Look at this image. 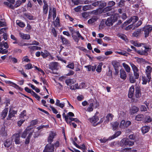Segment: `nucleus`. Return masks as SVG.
I'll use <instances>...</instances> for the list:
<instances>
[{"label":"nucleus","mask_w":152,"mask_h":152,"mask_svg":"<svg viewBox=\"0 0 152 152\" xmlns=\"http://www.w3.org/2000/svg\"><path fill=\"white\" fill-rule=\"evenodd\" d=\"M119 18L117 14H115L112 15L108 18L105 21V24L107 26H110L113 25V23L116 22Z\"/></svg>","instance_id":"f257e3e1"},{"label":"nucleus","mask_w":152,"mask_h":152,"mask_svg":"<svg viewBox=\"0 0 152 152\" xmlns=\"http://www.w3.org/2000/svg\"><path fill=\"white\" fill-rule=\"evenodd\" d=\"M113 117V115L111 114H108L105 117H103L102 118L100 119L99 122H98V124H100L102 122L104 124H106L108 123L110 120H111Z\"/></svg>","instance_id":"f03ea898"},{"label":"nucleus","mask_w":152,"mask_h":152,"mask_svg":"<svg viewBox=\"0 0 152 152\" xmlns=\"http://www.w3.org/2000/svg\"><path fill=\"white\" fill-rule=\"evenodd\" d=\"M20 133L14 134L11 137V139L15 142L16 144H19L20 143Z\"/></svg>","instance_id":"7ed1b4c3"},{"label":"nucleus","mask_w":152,"mask_h":152,"mask_svg":"<svg viewBox=\"0 0 152 152\" xmlns=\"http://www.w3.org/2000/svg\"><path fill=\"white\" fill-rule=\"evenodd\" d=\"M54 149L53 145L49 143L46 146L43 152H53Z\"/></svg>","instance_id":"20e7f679"},{"label":"nucleus","mask_w":152,"mask_h":152,"mask_svg":"<svg viewBox=\"0 0 152 152\" xmlns=\"http://www.w3.org/2000/svg\"><path fill=\"white\" fill-rule=\"evenodd\" d=\"M143 30L145 32V37H147L148 36L149 33L152 31V26L149 25L146 26L144 27Z\"/></svg>","instance_id":"39448f33"},{"label":"nucleus","mask_w":152,"mask_h":152,"mask_svg":"<svg viewBox=\"0 0 152 152\" xmlns=\"http://www.w3.org/2000/svg\"><path fill=\"white\" fill-rule=\"evenodd\" d=\"M99 117L96 116L94 115L91 118L89 119L90 122L94 126H96L98 124V122L96 123L99 120Z\"/></svg>","instance_id":"423d86ee"},{"label":"nucleus","mask_w":152,"mask_h":152,"mask_svg":"<svg viewBox=\"0 0 152 152\" xmlns=\"http://www.w3.org/2000/svg\"><path fill=\"white\" fill-rule=\"evenodd\" d=\"M56 135V134L55 132H50L48 139V142L49 143H51L53 141V139Z\"/></svg>","instance_id":"0eeeda50"},{"label":"nucleus","mask_w":152,"mask_h":152,"mask_svg":"<svg viewBox=\"0 0 152 152\" xmlns=\"http://www.w3.org/2000/svg\"><path fill=\"white\" fill-rule=\"evenodd\" d=\"M41 54L44 58L48 57L49 60H52L53 58V57L51 55L50 53L47 51H44V52H41Z\"/></svg>","instance_id":"6e6552de"},{"label":"nucleus","mask_w":152,"mask_h":152,"mask_svg":"<svg viewBox=\"0 0 152 152\" xmlns=\"http://www.w3.org/2000/svg\"><path fill=\"white\" fill-rule=\"evenodd\" d=\"M121 141L124 143L125 145L126 146H131L133 145L134 142L133 141H130L128 139L126 138L123 139Z\"/></svg>","instance_id":"1a4fd4ad"},{"label":"nucleus","mask_w":152,"mask_h":152,"mask_svg":"<svg viewBox=\"0 0 152 152\" xmlns=\"http://www.w3.org/2000/svg\"><path fill=\"white\" fill-rule=\"evenodd\" d=\"M17 111L13 110H10L9 112L7 118V120H11L12 118L15 116V115L16 114Z\"/></svg>","instance_id":"9d476101"},{"label":"nucleus","mask_w":152,"mask_h":152,"mask_svg":"<svg viewBox=\"0 0 152 152\" xmlns=\"http://www.w3.org/2000/svg\"><path fill=\"white\" fill-rule=\"evenodd\" d=\"M89 103L91 104V105H92L93 107L96 108L99 105V103L98 102L96 99H91L89 100Z\"/></svg>","instance_id":"9b49d317"},{"label":"nucleus","mask_w":152,"mask_h":152,"mask_svg":"<svg viewBox=\"0 0 152 152\" xmlns=\"http://www.w3.org/2000/svg\"><path fill=\"white\" fill-rule=\"evenodd\" d=\"M52 12H53V19H54L56 17V10L54 8H53V10H52V8L50 7V9L49 11V13L48 15V18H50V17H51L52 14Z\"/></svg>","instance_id":"f8f14e48"},{"label":"nucleus","mask_w":152,"mask_h":152,"mask_svg":"<svg viewBox=\"0 0 152 152\" xmlns=\"http://www.w3.org/2000/svg\"><path fill=\"white\" fill-rule=\"evenodd\" d=\"M69 30L71 32L72 34H76L77 35L78 37H80L82 40L84 39L83 37L81 36L78 31H75L73 28L72 27H69Z\"/></svg>","instance_id":"ddd939ff"},{"label":"nucleus","mask_w":152,"mask_h":152,"mask_svg":"<svg viewBox=\"0 0 152 152\" xmlns=\"http://www.w3.org/2000/svg\"><path fill=\"white\" fill-rule=\"evenodd\" d=\"M134 86H132L129 88L128 95L129 98H132L133 97L134 95Z\"/></svg>","instance_id":"4468645a"},{"label":"nucleus","mask_w":152,"mask_h":152,"mask_svg":"<svg viewBox=\"0 0 152 152\" xmlns=\"http://www.w3.org/2000/svg\"><path fill=\"white\" fill-rule=\"evenodd\" d=\"M151 77L150 75H146V76L142 77V83L143 84H146L147 82H149L151 80Z\"/></svg>","instance_id":"2eb2a0df"},{"label":"nucleus","mask_w":152,"mask_h":152,"mask_svg":"<svg viewBox=\"0 0 152 152\" xmlns=\"http://www.w3.org/2000/svg\"><path fill=\"white\" fill-rule=\"evenodd\" d=\"M120 78L124 80H125L126 78V74L125 71L122 68L120 70Z\"/></svg>","instance_id":"dca6fc26"},{"label":"nucleus","mask_w":152,"mask_h":152,"mask_svg":"<svg viewBox=\"0 0 152 152\" xmlns=\"http://www.w3.org/2000/svg\"><path fill=\"white\" fill-rule=\"evenodd\" d=\"M19 36L20 37L23 39H29L30 38V36L29 35L25 34L21 32H19Z\"/></svg>","instance_id":"f3484780"},{"label":"nucleus","mask_w":152,"mask_h":152,"mask_svg":"<svg viewBox=\"0 0 152 152\" xmlns=\"http://www.w3.org/2000/svg\"><path fill=\"white\" fill-rule=\"evenodd\" d=\"M58 64L57 62H54L50 63L49 65V68L52 70L57 69Z\"/></svg>","instance_id":"a211bd4d"},{"label":"nucleus","mask_w":152,"mask_h":152,"mask_svg":"<svg viewBox=\"0 0 152 152\" xmlns=\"http://www.w3.org/2000/svg\"><path fill=\"white\" fill-rule=\"evenodd\" d=\"M43 2L44 4L43 6V12L45 14H46L48 12V5L45 1H43Z\"/></svg>","instance_id":"6ab92c4d"},{"label":"nucleus","mask_w":152,"mask_h":152,"mask_svg":"<svg viewBox=\"0 0 152 152\" xmlns=\"http://www.w3.org/2000/svg\"><path fill=\"white\" fill-rule=\"evenodd\" d=\"M139 109L138 107L135 106H133L132 108L130 109V113L131 115H132L137 113L139 111Z\"/></svg>","instance_id":"aec40b11"},{"label":"nucleus","mask_w":152,"mask_h":152,"mask_svg":"<svg viewBox=\"0 0 152 152\" xmlns=\"http://www.w3.org/2000/svg\"><path fill=\"white\" fill-rule=\"evenodd\" d=\"M30 130L29 127H27L22 133L21 137L22 138H25L26 137L27 134L29 133Z\"/></svg>","instance_id":"412c9836"},{"label":"nucleus","mask_w":152,"mask_h":152,"mask_svg":"<svg viewBox=\"0 0 152 152\" xmlns=\"http://www.w3.org/2000/svg\"><path fill=\"white\" fill-rule=\"evenodd\" d=\"M150 129V127L148 126H144L142 128L141 131L143 134L148 132Z\"/></svg>","instance_id":"4be33fe9"},{"label":"nucleus","mask_w":152,"mask_h":152,"mask_svg":"<svg viewBox=\"0 0 152 152\" xmlns=\"http://www.w3.org/2000/svg\"><path fill=\"white\" fill-rule=\"evenodd\" d=\"M8 108H6L4 109L1 114V118L2 119H4L7 116L8 113Z\"/></svg>","instance_id":"5701e85b"},{"label":"nucleus","mask_w":152,"mask_h":152,"mask_svg":"<svg viewBox=\"0 0 152 152\" xmlns=\"http://www.w3.org/2000/svg\"><path fill=\"white\" fill-rule=\"evenodd\" d=\"M0 135L2 136H6L7 135V133L5 130V127L4 126H2L0 130Z\"/></svg>","instance_id":"b1692460"},{"label":"nucleus","mask_w":152,"mask_h":152,"mask_svg":"<svg viewBox=\"0 0 152 152\" xmlns=\"http://www.w3.org/2000/svg\"><path fill=\"white\" fill-rule=\"evenodd\" d=\"M12 141L10 139H7L4 143V145L5 147H9L12 144Z\"/></svg>","instance_id":"393cba45"},{"label":"nucleus","mask_w":152,"mask_h":152,"mask_svg":"<svg viewBox=\"0 0 152 152\" xmlns=\"http://www.w3.org/2000/svg\"><path fill=\"white\" fill-rule=\"evenodd\" d=\"M65 83L68 86H69L70 87L75 83V82L73 79H69L66 80Z\"/></svg>","instance_id":"a878e982"},{"label":"nucleus","mask_w":152,"mask_h":152,"mask_svg":"<svg viewBox=\"0 0 152 152\" xmlns=\"http://www.w3.org/2000/svg\"><path fill=\"white\" fill-rule=\"evenodd\" d=\"M144 118V115L142 114H139L135 117V119L137 121H141Z\"/></svg>","instance_id":"bb28decb"},{"label":"nucleus","mask_w":152,"mask_h":152,"mask_svg":"<svg viewBox=\"0 0 152 152\" xmlns=\"http://www.w3.org/2000/svg\"><path fill=\"white\" fill-rule=\"evenodd\" d=\"M122 65L126 71L128 72H130L131 71V69L128 65L125 63L122 64Z\"/></svg>","instance_id":"cd10ccee"},{"label":"nucleus","mask_w":152,"mask_h":152,"mask_svg":"<svg viewBox=\"0 0 152 152\" xmlns=\"http://www.w3.org/2000/svg\"><path fill=\"white\" fill-rule=\"evenodd\" d=\"M97 20V18L96 16H93L88 20V23L89 24H92L96 22Z\"/></svg>","instance_id":"c85d7f7f"},{"label":"nucleus","mask_w":152,"mask_h":152,"mask_svg":"<svg viewBox=\"0 0 152 152\" xmlns=\"http://www.w3.org/2000/svg\"><path fill=\"white\" fill-rule=\"evenodd\" d=\"M135 96L137 98H139L141 96L140 88H137L135 90Z\"/></svg>","instance_id":"c756f323"},{"label":"nucleus","mask_w":152,"mask_h":152,"mask_svg":"<svg viewBox=\"0 0 152 152\" xmlns=\"http://www.w3.org/2000/svg\"><path fill=\"white\" fill-rule=\"evenodd\" d=\"M60 39L61 40L62 42L64 44H69V41L64 37L61 36Z\"/></svg>","instance_id":"7c9ffc66"},{"label":"nucleus","mask_w":152,"mask_h":152,"mask_svg":"<svg viewBox=\"0 0 152 152\" xmlns=\"http://www.w3.org/2000/svg\"><path fill=\"white\" fill-rule=\"evenodd\" d=\"M152 68L149 66H147L146 69V75L151 76V72Z\"/></svg>","instance_id":"2f4dec72"},{"label":"nucleus","mask_w":152,"mask_h":152,"mask_svg":"<svg viewBox=\"0 0 152 152\" xmlns=\"http://www.w3.org/2000/svg\"><path fill=\"white\" fill-rule=\"evenodd\" d=\"M23 16L24 18L30 20H32L33 19V16L29 13H25L24 14Z\"/></svg>","instance_id":"473e14b6"},{"label":"nucleus","mask_w":152,"mask_h":152,"mask_svg":"<svg viewBox=\"0 0 152 152\" xmlns=\"http://www.w3.org/2000/svg\"><path fill=\"white\" fill-rule=\"evenodd\" d=\"M72 121H74L76 122H77L79 121L76 118H72L69 117L68 120V123H69L70 125H71Z\"/></svg>","instance_id":"72a5a7b5"},{"label":"nucleus","mask_w":152,"mask_h":152,"mask_svg":"<svg viewBox=\"0 0 152 152\" xmlns=\"http://www.w3.org/2000/svg\"><path fill=\"white\" fill-rule=\"evenodd\" d=\"M136 52L141 55H147L148 54L147 52L143 50H137Z\"/></svg>","instance_id":"f704fd0d"},{"label":"nucleus","mask_w":152,"mask_h":152,"mask_svg":"<svg viewBox=\"0 0 152 152\" xmlns=\"http://www.w3.org/2000/svg\"><path fill=\"white\" fill-rule=\"evenodd\" d=\"M142 45H143V47L145 49V50H144L145 51L148 53V51L151 50V48L149 45H147L145 44L142 43Z\"/></svg>","instance_id":"c9c22d12"},{"label":"nucleus","mask_w":152,"mask_h":152,"mask_svg":"<svg viewBox=\"0 0 152 152\" xmlns=\"http://www.w3.org/2000/svg\"><path fill=\"white\" fill-rule=\"evenodd\" d=\"M130 66H131L133 72H139V69L137 67L133 64L130 63Z\"/></svg>","instance_id":"e433bc0d"},{"label":"nucleus","mask_w":152,"mask_h":152,"mask_svg":"<svg viewBox=\"0 0 152 152\" xmlns=\"http://www.w3.org/2000/svg\"><path fill=\"white\" fill-rule=\"evenodd\" d=\"M72 36L75 41L77 42H78L79 38H81L80 37H78V36L76 34H72Z\"/></svg>","instance_id":"4c0bfd02"},{"label":"nucleus","mask_w":152,"mask_h":152,"mask_svg":"<svg viewBox=\"0 0 152 152\" xmlns=\"http://www.w3.org/2000/svg\"><path fill=\"white\" fill-rule=\"evenodd\" d=\"M32 132H29L27 138L26 139L25 143L26 144H28L29 142V140L30 138L31 137L32 135Z\"/></svg>","instance_id":"58836bf2"},{"label":"nucleus","mask_w":152,"mask_h":152,"mask_svg":"<svg viewBox=\"0 0 152 152\" xmlns=\"http://www.w3.org/2000/svg\"><path fill=\"white\" fill-rule=\"evenodd\" d=\"M16 23L17 25L21 28L24 27L25 26L24 23L18 20L16 21Z\"/></svg>","instance_id":"ea45409f"},{"label":"nucleus","mask_w":152,"mask_h":152,"mask_svg":"<svg viewBox=\"0 0 152 152\" xmlns=\"http://www.w3.org/2000/svg\"><path fill=\"white\" fill-rule=\"evenodd\" d=\"M100 3H99V6L100 8H102L106 6L107 4L104 1H99Z\"/></svg>","instance_id":"a19ab883"},{"label":"nucleus","mask_w":152,"mask_h":152,"mask_svg":"<svg viewBox=\"0 0 152 152\" xmlns=\"http://www.w3.org/2000/svg\"><path fill=\"white\" fill-rule=\"evenodd\" d=\"M118 124V123L117 122H115L113 123L112 124L113 130H115L117 128Z\"/></svg>","instance_id":"79ce46f5"},{"label":"nucleus","mask_w":152,"mask_h":152,"mask_svg":"<svg viewBox=\"0 0 152 152\" xmlns=\"http://www.w3.org/2000/svg\"><path fill=\"white\" fill-rule=\"evenodd\" d=\"M4 4L9 7L11 8L12 9H14V6L12 5V4L9 3V2H4Z\"/></svg>","instance_id":"37998d69"},{"label":"nucleus","mask_w":152,"mask_h":152,"mask_svg":"<svg viewBox=\"0 0 152 152\" xmlns=\"http://www.w3.org/2000/svg\"><path fill=\"white\" fill-rule=\"evenodd\" d=\"M130 18L132 20V22L133 23H135L138 20V18L137 16H134L131 17Z\"/></svg>","instance_id":"c03bdc74"},{"label":"nucleus","mask_w":152,"mask_h":152,"mask_svg":"<svg viewBox=\"0 0 152 152\" xmlns=\"http://www.w3.org/2000/svg\"><path fill=\"white\" fill-rule=\"evenodd\" d=\"M141 31V30H138L135 31L133 34V36L135 37H137L140 34Z\"/></svg>","instance_id":"a18cd8bd"},{"label":"nucleus","mask_w":152,"mask_h":152,"mask_svg":"<svg viewBox=\"0 0 152 152\" xmlns=\"http://www.w3.org/2000/svg\"><path fill=\"white\" fill-rule=\"evenodd\" d=\"M121 132L120 131H118L116 132L115 134H113L112 136L111 137V139H113L116 137H118L119 135H120L121 134Z\"/></svg>","instance_id":"49530a36"},{"label":"nucleus","mask_w":152,"mask_h":152,"mask_svg":"<svg viewBox=\"0 0 152 152\" xmlns=\"http://www.w3.org/2000/svg\"><path fill=\"white\" fill-rule=\"evenodd\" d=\"M66 67L68 68L73 69L74 68V64L73 62L69 63V64L66 66Z\"/></svg>","instance_id":"de8ad7c7"},{"label":"nucleus","mask_w":152,"mask_h":152,"mask_svg":"<svg viewBox=\"0 0 152 152\" xmlns=\"http://www.w3.org/2000/svg\"><path fill=\"white\" fill-rule=\"evenodd\" d=\"M54 25L55 26L58 27L59 26V19L57 17L55 21L54 22Z\"/></svg>","instance_id":"09e8293b"},{"label":"nucleus","mask_w":152,"mask_h":152,"mask_svg":"<svg viewBox=\"0 0 152 152\" xmlns=\"http://www.w3.org/2000/svg\"><path fill=\"white\" fill-rule=\"evenodd\" d=\"M152 121L151 118L149 116H147L145 118L144 122L145 123H149L151 122Z\"/></svg>","instance_id":"8fccbe9b"},{"label":"nucleus","mask_w":152,"mask_h":152,"mask_svg":"<svg viewBox=\"0 0 152 152\" xmlns=\"http://www.w3.org/2000/svg\"><path fill=\"white\" fill-rule=\"evenodd\" d=\"M118 36L120 38L123 39L125 41H126V40L127 39L126 36L124 34H118Z\"/></svg>","instance_id":"3c124183"},{"label":"nucleus","mask_w":152,"mask_h":152,"mask_svg":"<svg viewBox=\"0 0 152 152\" xmlns=\"http://www.w3.org/2000/svg\"><path fill=\"white\" fill-rule=\"evenodd\" d=\"M78 88V87L77 84H75L74 86L71 85L70 87V89L72 90H75Z\"/></svg>","instance_id":"603ef678"},{"label":"nucleus","mask_w":152,"mask_h":152,"mask_svg":"<svg viewBox=\"0 0 152 152\" xmlns=\"http://www.w3.org/2000/svg\"><path fill=\"white\" fill-rule=\"evenodd\" d=\"M26 116V111L25 110H24L22 112H21L20 114V117L21 118H24V117Z\"/></svg>","instance_id":"864d4df0"},{"label":"nucleus","mask_w":152,"mask_h":152,"mask_svg":"<svg viewBox=\"0 0 152 152\" xmlns=\"http://www.w3.org/2000/svg\"><path fill=\"white\" fill-rule=\"evenodd\" d=\"M125 121L124 120H122L119 126L121 128H125Z\"/></svg>","instance_id":"5fc2aeb1"},{"label":"nucleus","mask_w":152,"mask_h":152,"mask_svg":"<svg viewBox=\"0 0 152 152\" xmlns=\"http://www.w3.org/2000/svg\"><path fill=\"white\" fill-rule=\"evenodd\" d=\"M132 43L135 46L139 47L142 46V43H140L137 42L132 41Z\"/></svg>","instance_id":"6e6d98bb"},{"label":"nucleus","mask_w":152,"mask_h":152,"mask_svg":"<svg viewBox=\"0 0 152 152\" xmlns=\"http://www.w3.org/2000/svg\"><path fill=\"white\" fill-rule=\"evenodd\" d=\"M115 4V2L113 1H109L108 2L107 4L108 6L111 7L114 6Z\"/></svg>","instance_id":"4d7b16f0"},{"label":"nucleus","mask_w":152,"mask_h":152,"mask_svg":"<svg viewBox=\"0 0 152 152\" xmlns=\"http://www.w3.org/2000/svg\"><path fill=\"white\" fill-rule=\"evenodd\" d=\"M129 81L131 83H134L135 82L136 80L133 76H130L129 77Z\"/></svg>","instance_id":"13d9d810"},{"label":"nucleus","mask_w":152,"mask_h":152,"mask_svg":"<svg viewBox=\"0 0 152 152\" xmlns=\"http://www.w3.org/2000/svg\"><path fill=\"white\" fill-rule=\"evenodd\" d=\"M82 15L83 17L85 18H86L89 16V14L88 12H84L82 13Z\"/></svg>","instance_id":"bf43d9fd"},{"label":"nucleus","mask_w":152,"mask_h":152,"mask_svg":"<svg viewBox=\"0 0 152 152\" xmlns=\"http://www.w3.org/2000/svg\"><path fill=\"white\" fill-rule=\"evenodd\" d=\"M25 69H31L33 68L32 65L31 63H29L25 66Z\"/></svg>","instance_id":"052dcab7"},{"label":"nucleus","mask_w":152,"mask_h":152,"mask_svg":"<svg viewBox=\"0 0 152 152\" xmlns=\"http://www.w3.org/2000/svg\"><path fill=\"white\" fill-rule=\"evenodd\" d=\"M91 7L90 5H87L84 6L83 7V10L84 11H86L90 9Z\"/></svg>","instance_id":"680f3d73"},{"label":"nucleus","mask_w":152,"mask_h":152,"mask_svg":"<svg viewBox=\"0 0 152 152\" xmlns=\"http://www.w3.org/2000/svg\"><path fill=\"white\" fill-rule=\"evenodd\" d=\"M140 109L141 111H147V108L145 105H141L140 107Z\"/></svg>","instance_id":"e2e57ef3"},{"label":"nucleus","mask_w":152,"mask_h":152,"mask_svg":"<svg viewBox=\"0 0 152 152\" xmlns=\"http://www.w3.org/2000/svg\"><path fill=\"white\" fill-rule=\"evenodd\" d=\"M112 64L114 68L118 67L119 65V63L115 61H113L112 62Z\"/></svg>","instance_id":"0e129e2a"},{"label":"nucleus","mask_w":152,"mask_h":152,"mask_svg":"<svg viewBox=\"0 0 152 152\" xmlns=\"http://www.w3.org/2000/svg\"><path fill=\"white\" fill-rule=\"evenodd\" d=\"M102 64H100L97 67V68L96 69V71L98 72H100L102 70Z\"/></svg>","instance_id":"69168bd1"},{"label":"nucleus","mask_w":152,"mask_h":152,"mask_svg":"<svg viewBox=\"0 0 152 152\" xmlns=\"http://www.w3.org/2000/svg\"><path fill=\"white\" fill-rule=\"evenodd\" d=\"M125 1L124 0H121L118 3V5L119 7H122L124 5Z\"/></svg>","instance_id":"338daca9"},{"label":"nucleus","mask_w":152,"mask_h":152,"mask_svg":"<svg viewBox=\"0 0 152 152\" xmlns=\"http://www.w3.org/2000/svg\"><path fill=\"white\" fill-rule=\"evenodd\" d=\"M115 53H118V54L123 55V56H127V53H126V51H123V52H118L116 51L115 52Z\"/></svg>","instance_id":"774afa93"}]
</instances>
